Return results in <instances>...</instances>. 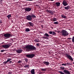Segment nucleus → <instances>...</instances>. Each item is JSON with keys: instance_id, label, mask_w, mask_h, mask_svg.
I'll return each instance as SVG.
<instances>
[{"instance_id": "nucleus-1", "label": "nucleus", "mask_w": 74, "mask_h": 74, "mask_svg": "<svg viewBox=\"0 0 74 74\" xmlns=\"http://www.w3.org/2000/svg\"><path fill=\"white\" fill-rule=\"evenodd\" d=\"M25 48L27 52H30L32 51L35 50L37 49L36 47L30 45H26L25 47Z\"/></svg>"}, {"instance_id": "nucleus-2", "label": "nucleus", "mask_w": 74, "mask_h": 74, "mask_svg": "<svg viewBox=\"0 0 74 74\" xmlns=\"http://www.w3.org/2000/svg\"><path fill=\"white\" fill-rule=\"evenodd\" d=\"M3 36L5 39H7V38H10V37H12V35H11L10 34L8 33L4 34L3 35Z\"/></svg>"}, {"instance_id": "nucleus-3", "label": "nucleus", "mask_w": 74, "mask_h": 74, "mask_svg": "<svg viewBox=\"0 0 74 74\" xmlns=\"http://www.w3.org/2000/svg\"><path fill=\"white\" fill-rule=\"evenodd\" d=\"M11 44L10 43H8L7 45H2V47L5 49H8L10 46H11Z\"/></svg>"}, {"instance_id": "nucleus-4", "label": "nucleus", "mask_w": 74, "mask_h": 74, "mask_svg": "<svg viewBox=\"0 0 74 74\" xmlns=\"http://www.w3.org/2000/svg\"><path fill=\"white\" fill-rule=\"evenodd\" d=\"M34 56V54H28L26 55V57L27 58H33Z\"/></svg>"}, {"instance_id": "nucleus-5", "label": "nucleus", "mask_w": 74, "mask_h": 74, "mask_svg": "<svg viewBox=\"0 0 74 74\" xmlns=\"http://www.w3.org/2000/svg\"><path fill=\"white\" fill-rule=\"evenodd\" d=\"M66 58H67L68 59H70V60H71V61H72L74 60H73V58H72V57H71V56L69 54H66Z\"/></svg>"}, {"instance_id": "nucleus-6", "label": "nucleus", "mask_w": 74, "mask_h": 74, "mask_svg": "<svg viewBox=\"0 0 74 74\" xmlns=\"http://www.w3.org/2000/svg\"><path fill=\"white\" fill-rule=\"evenodd\" d=\"M26 19L27 20H28V21H31L32 20V18L31 15H28L26 17Z\"/></svg>"}, {"instance_id": "nucleus-7", "label": "nucleus", "mask_w": 74, "mask_h": 74, "mask_svg": "<svg viewBox=\"0 0 74 74\" xmlns=\"http://www.w3.org/2000/svg\"><path fill=\"white\" fill-rule=\"evenodd\" d=\"M24 10L25 11H26L27 12H29V11H30L32 10V8H25Z\"/></svg>"}, {"instance_id": "nucleus-8", "label": "nucleus", "mask_w": 74, "mask_h": 74, "mask_svg": "<svg viewBox=\"0 0 74 74\" xmlns=\"http://www.w3.org/2000/svg\"><path fill=\"white\" fill-rule=\"evenodd\" d=\"M47 12H49V13H50V14H54L55 12V11H52L51 10H46Z\"/></svg>"}, {"instance_id": "nucleus-9", "label": "nucleus", "mask_w": 74, "mask_h": 74, "mask_svg": "<svg viewBox=\"0 0 74 74\" xmlns=\"http://www.w3.org/2000/svg\"><path fill=\"white\" fill-rule=\"evenodd\" d=\"M17 53H21L23 51V50L22 49H19L16 51Z\"/></svg>"}, {"instance_id": "nucleus-10", "label": "nucleus", "mask_w": 74, "mask_h": 74, "mask_svg": "<svg viewBox=\"0 0 74 74\" xmlns=\"http://www.w3.org/2000/svg\"><path fill=\"white\" fill-rule=\"evenodd\" d=\"M43 63H44V64H45L46 66H49V62H46L45 61H44L43 62Z\"/></svg>"}, {"instance_id": "nucleus-11", "label": "nucleus", "mask_w": 74, "mask_h": 74, "mask_svg": "<svg viewBox=\"0 0 74 74\" xmlns=\"http://www.w3.org/2000/svg\"><path fill=\"white\" fill-rule=\"evenodd\" d=\"M28 23L29 25V26H32V27H33V26H34V24L31 22H29Z\"/></svg>"}, {"instance_id": "nucleus-12", "label": "nucleus", "mask_w": 74, "mask_h": 74, "mask_svg": "<svg viewBox=\"0 0 74 74\" xmlns=\"http://www.w3.org/2000/svg\"><path fill=\"white\" fill-rule=\"evenodd\" d=\"M55 5H56V7H59L60 5V2H56L55 3Z\"/></svg>"}, {"instance_id": "nucleus-13", "label": "nucleus", "mask_w": 74, "mask_h": 74, "mask_svg": "<svg viewBox=\"0 0 74 74\" xmlns=\"http://www.w3.org/2000/svg\"><path fill=\"white\" fill-rule=\"evenodd\" d=\"M61 33L62 34V36H65V30H62Z\"/></svg>"}, {"instance_id": "nucleus-14", "label": "nucleus", "mask_w": 74, "mask_h": 74, "mask_svg": "<svg viewBox=\"0 0 74 74\" xmlns=\"http://www.w3.org/2000/svg\"><path fill=\"white\" fill-rule=\"evenodd\" d=\"M31 73L32 74H35V72L34 71V69H33L31 71Z\"/></svg>"}, {"instance_id": "nucleus-15", "label": "nucleus", "mask_w": 74, "mask_h": 74, "mask_svg": "<svg viewBox=\"0 0 74 74\" xmlns=\"http://www.w3.org/2000/svg\"><path fill=\"white\" fill-rule=\"evenodd\" d=\"M65 74H70V72L67 70H65Z\"/></svg>"}, {"instance_id": "nucleus-16", "label": "nucleus", "mask_w": 74, "mask_h": 74, "mask_svg": "<svg viewBox=\"0 0 74 74\" xmlns=\"http://www.w3.org/2000/svg\"><path fill=\"white\" fill-rule=\"evenodd\" d=\"M44 36H46V37H47V38H48V37H49V34H48L47 33H45L44 34Z\"/></svg>"}, {"instance_id": "nucleus-17", "label": "nucleus", "mask_w": 74, "mask_h": 74, "mask_svg": "<svg viewBox=\"0 0 74 74\" xmlns=\"http://www.w3.org/2000/svg\"><path fill=\"white\" fill-rule=\"evenodd\" d=\"M30 31V29L29 28H26L25 29V31L26 32H29Z\"/></svg>"}, {"instance_id": "nucleus-18", "label": "nucleus", "mask_w": 74, "mask_h": 74, "mask_svg": "<svg viewBox=\"0 0 74 74\" xmlns=\"http://www.w3.org/2000/svg\"><path fill=\"white\" fill-rule=\"evenodd\" d=\"M30 16H31V18H36V16H35L34 15V14H32L30 15Z\"/></svg>"}, {"instance_id": "nucleus-19", "label": "nucleus", "mask_w": 74, "mask_h": 74, "mask_svg": "<svg viewBox=\"0 0 74 74\" xmlns=\"http://www.w3.org/2000/svg\"><path fill=\"white\" fill-rule=\"evenodd\" d=\"M69 34L67 32V31H65V36H68Z\"/></svg>"}, {"instance_id": "nucleus-20", "label": "nucleus", "mask_w": 74, "mask_h": 74, "mask_svg": "<svg viewBox=\"0 0 74 74\" xmlns=\"http://www.w3.org/2000/svg\"><path fill=\"white\" fill-rule=\"evenodd\" d=\"M70 7L69 6H68L66 7H65V9L66 10H69V9H70Z\"/></svg>"}, {"instance_id": "nucleus-21", "label": "nucleus", "mask_w": 74, "mask_h": 74, "mask_svg": "<svg viewBox=\"0 0 74 74\" xmlns=\"http://www.w3.org/2000/svg\"><path fill=\"white\" fill-rule=\"evenodd\" d=\"M7 18L8 19H10L11 17V14H9L7 16Z\"/></svg>"}, {"instance_id": "nucleus-22", "label": "nucleus", "mask_w": 74, "mask_h": 74, "mask_svg": "<svg viewBox=\"0 0 74 74\" xmlns=\"http://www.w3.org/2000/svg\"><path fill=\"white\" fill-rule=\"evenodd\" d=\"M57 19L56 18H53V22H55V21H57Z\"/></svg>"}, {"instance_id": "nucleus-23", "label": "nucleus", "mask_w": 74, "mask_h": 74, "mask_svg": "<svg viewBox=\"0 0 74 74\" xmlns=\"http://www.w3.org/2000/svg\"><path fill=\"white\" fill-rule=\"evenodd\" d=\"M54 23L55 25H58L59 24V22H58V21H56V22H54Z\"/></svg>"}, {"instance_id": "nucleus-24", "label": "nucleus", "mask_w": 74, "mask_h": 74, "mask_svg": "<svg viewBox=\"0 0 74 74\" xmlns=\"http://www.w3.org/2000/svg\"><path fill=\"white\" fill-rule=\"evenodd\" d=\"M68 4H69L68 2L65 1V6L67 5H68Z\"/></svg>"}, {"instance_id": "nucleus-25", "label": "nucleus", "mask_w": 74, "mask_h": 74, "mask_svg": "<svg viewBox=\"0 0 74 74\" xmlns=\"http://www.w3.org/2000/svg\"><path fill=\"white\" fill-rule=\"evenodd\" d=\"M34 41L36 42H39V40L37 39H36L34 40Z\"/></svg>"}, {"instance_id": "nucleus-26", "label": "nucleus", "mask_w": 74, "mask_h": 74, "mask_svg": "<svg viewBox=\"0 0 74 74\" xmlns=\"http://www.w3.org/2000/svg\"><path fill=\"white\" fill-rule=\"evenodd\" d=\"M60 69H61V70H62H62H64L65 68L64 67H60Z\"/></svg>"}, {"instance_id": "nucleus-27", "label": "nucleus", "mask_w": 74, "mask_h": 74, "mask_svg": "<svg viewBox=\"0 0 74 74\" xmlns=\"http://www.w3.org/2000/svg\"><path fill=\"white\" fill-rule=\"evenodd\" d=\"M41 70L43 71H46V70H47V69H41Z\"/></svg>"}, {"instance_id": "nucleus-28", "label": "nucleus", "mask_w": 74, "mask_h": 74, "mask_svg": "<svg viewBox=\"0 0 74 74\" xmlns=\"http://www.w3.org/2000/svg\"><path fill=\"white\" fill-rule=\"evenodd\" d=\"M24 60H25V62H28V59H27V58H25Z\"/></svg>"}, {"instance_id": "nucleus-29", "label": "nucleus", "mask_w": 74, "mask_h": 74, "mask_svg": "<svg viewBox=\"0 0 74 74\" xmlns=\"http://www.w3.org/2000/svg\"><path fill=\"white\" fill-rule=\"evenodd\" d=\"M8 62L7 61H6L3 62V63L4 64H6Z\"/></svg>"}, {"instance_id": "nucleus-30", "label": "nucleus", "mask_w": 74, "mask_h": 74, "mask_svg": "<svg viewBox=\"0 0 74 74\" xmlns=\"http://www.w3.org/2000/svg\"><path fill=\"white\" fill-rule=\"evenodd\" d=\"M62 4L64 5V6H65V0H64L63 1Z\"/></svg>"}, {"instance_id": "nucleus-31", "label": "nucleus", "mask_w": 74, "mask_h": 74, "mask_svg": "<svg viewBox=\"0 0 74 74\" xmlns=\"http://www.w3.org/2000/svg\"><path fill=\"white\" fill-rule=\"evenodd\" d=\"M53 35H56V34L55 33V32H54L53 31V32L52 33Z\"/></svg>"}, {"instance_id": "nucleus-32", "label": "nucleus", "mask_w": 74, "mask_h": 74, "mask_svg": "<svg viewBox=\"0 0 74 74\" xmlns=\"http://www.w3.org/2000/svg\"><path fill=\"white\" fill-rule=\"evenodd\" d=\"M43 38H45V39H47V40H48L49 38L47 37H45V36H43Z\"/></svg>"}, {"instance_id": "nucleus-33", "label": "nucleus", "mask_w": 74, "mask_h": 74, "mask_svg": "<svg viewBox=\"0 0 74 74\" xmlns=\"http://www.w3.org/2000/svg\"><path fill=\"white\" fill-rule=\"evenodd\" d=\"M59 72L61 74H64V73H63L62 71H59Z\"/></svg>"}, {"instance_id": "nucleus-34", "label": "nucleus", "mask_w": 74, "mask_h": 74, "mask_svg": "<svg viewBox=\"0 0 74 74\" xmlns=\"http://www.w3.org/2000/svg\"><path fill=\"white\" fill-rule=\"evenodd\" d=\"M11 60V59L10 58H8V60H7V61H8V62H9V61H10Z\"/></svg>"}, {"instance_id": "nucleus-35", "label": "nucleus", "mask_w": 74, "mask_h": 74, "mask_svg": "<svg viewBox=\"0 0 74 74\" xmlns=\"http://www.w3.org/2000/svg\"><path fill=\"white\" fill-rule=\"evenodd\" d=\"M29 65H25V66H24V67H25V68H27L28 67H29Z\"/></svg>"}, {"instance_id": "nucleus-36", "label": "nucleus", "mask_w": 74, "mask_h": 74, "mask_svg": "<svg viewBox=\"0 0 74 74\" xmlns=\"http://www.w3.org/2000/svg\"><path fill=\"white\" fill-rule=\"evenodd\" d=\"M66 65H67V66L70 65V63H67L66 64H65V66H66Z\"/></svg>"}, {"instance_id": "nucleus-37", "label": "nucleus", "mask_w": 74, "mask_h": 74, "mask_svg": "<svg viewBox=\"0 0 74 74\" xmlns=\"http://www.w3.org/2000/svg\"><path fill=\"white\" fill-rule=\"evenodd\" d=\"M72 42H74V36L73 37L72 39Z\"/></svg>"}, {"instance_id": "nucleus-38", "label": "nucleus", "mask_w": 74, "mask_h": 74, "mask_svg": "<svg viewBox=\"0 0 74 74\" xmlns=\"http://www.w3.org/2000/svg\"><path fill=\"white\" fill-rule=\"evenodd\" d=\"M62 17L63 18H65V16L64 15H62Z\"/></svg>"}, {"instance_id": "nucleus-39", "label": "nucleus", "mask_w": 74, "mask_h": 74, "mask_svg": "<svg viewBox=\"0 0 74 74\" xmlns=\"http://www.w3.org/2000/svg\"><path fill=\"white\" fill-rule=\"evenodd\" d=\"M53 32V31H50L49 32V34H52Z\"/></svg>"}, {"instance_id": "nucleus-40", "label": "nucleus", "mask_w": 74, "mask_h": 74, "mask_svg": "<svg viewBox=\"0 0 74 74\" xmlns=\"http://www.w3.org/2000/svg\"><path fill=\"white\" fill-rule=\"evenodd\" d=\"M1 52H4V50H1Z\"/></svg>"}, {"instance_id": "nucleus-41", "label": "nucleus", "mask_w": 74, "mask_h": 74, "mask_svg": "<svg viewBox=\"0 0 74 74\" xmlns=\"http://www.w3.org/2000/svg\"><path fill=\"white\" fill-rule=\"evenodd\" d=\"M36 45H37L38 46H38H40V44H38V43H37L36 44Z\"/></svg>"}, {"instance_id": "nucleus-42", "label": "nucleus", "mask_w": 74, "mask_h": 74, "mask_svg": "<svg viewBox=\"0 0 74 74\" xmlns=\"http://www.w3.org/2000/svg\"><path fill=\"white\" fill-rule=\"evenodd\" d=\"M21 62H22V61H21V60H19L18 62V63H21Z\"/></svg>"}, {"instance_id": "nucleus-43", "label": "nucleus", "mask_w": 74, "mask_h": 74, "mask_svg": "<svg viewBox=\"0 0 74 74\" xmlns=\"http://www.w3.org/2000/svg\"><path fill=\"white\" fill-rule=\"evenodd\" d=\"M68 40H71L72 39L71 38H67Z\"/></svg>"}, {"instance_id": "nucleus-44", "label": "nucleus", "mask_w": 74, "mask_h": 74, "mask_svg": "<svg viewBox=\"0 0 74 74\" xmlns=\"http://www.w3.org/2000/svg\"><path fill=\"white\" fill-rule=\"evenodd\" d=\"M41 27H42V28H43V25H41Z\"/></svg>"}, {"instance_id": "nucleus-45", "label": "nucleus", "mask_w": 74, "mask_h": 74, "mask_svg": "<svg viewBox=\"0 0 74 74\" xmlns=\"http://www.w3.org/2000/svg\"><path fill=\"white\" fill-rule=\"evenodd\" d=\"M48 1H53L54 0H47Z\"/></svg>"}, {"instance_id": "nucleus-46", "label": "nucleus", "mask_w": 74, "mask_h": 74, "mask_svg": "<svg viewBox=\"0 0 74 74\" xmlns=\"http://www.w3.org/2000/svg\"><path fill=\"white\" fill-rule=\"evenodd\" d=\"M3 2L2 1L0 0V3H2Z\"/></svg>"}, {"instance_id": "nucleus-47", "label": "nucleus", "mask_w": 74, "mask_h": 74, "mask_svg": "<svg viewBox=\"0 0 74 74\" xmlns=\"http://www.w3.org/2000/svg\"><path fill=\"white\" fill-rule=\"evenodd\" d=\"M62 66H63V65H64H64H65V64H62Z\"/></svg>"}, {"instance_id": "nucleus-48", "label": "nucleus", "mask_w": 74, "mask_h": 74, "mask_svg": "<svg viewBox=\"0 0 74 74\" xmlns=\"http://www.w3.org/2000/svg\"><path fill=\"white\" fill-rule=\"evenodd\" d=\"M9 63H12V61H10L9 62Z\"/></svg>"}, {"instance_id": "nucleus-49", "label": "nucleus", "mask_w": 74, "mask_h": 74, "mask_svg": "<svg viewBox=\"0 0 74 74\" xmlns=\"http://www.w3.org/2000/svg\"><path fill=\"white\" fill-rule=\"evenodd\" d=\"M64 73H65V70H64Z\"/></svg>"}, {"instance_id": "nucleus-50", "label": "nucleus", "mask_w": 74, "mask_h": 74, "mask_svg": "<svg viewBox=\"0 0 74 74\" xmlns=\"http://www.w3.org/2000/svg\"><path fill=\"white\" fill-rule=\"evenodd\" d=\"M1 1H3V0H0Z\"/></svg>"}, {"instance_id": "nucleus-51", "label": "nucleus", "mask_w": 74, "mask_h": 74, "mask_svg": "<svg viewBox=\"0 0 74 74\" xmlns=\"http://www.w3.org/2000/svg\"><path fill=\"white\" fill-rule=\"evenodd\" d=\"M0 23H1V21H0Z\"/></svg>"}, {"instance_id": "nucleus-52", "label": "nucleus", "mask_w": 74, "mask_h": 74, "mask_svg": "<svg viewBox=\"0 0 74 74\" xmlns=\"http://www.w3.org/2000/svg\"><path fill=\"white\" fill-rule=\"evenodd\" d=\"M65 18H66V17L65 16Z\"/></svg>"}, {"instance_id": "nucleus-53", "label": "nucleus", "mask_w": 74, "mask_h": 74, "mask_svg": "<svg viewBox=\"0 0 74 74\" xmlns=\"http://www.w3.org/2000/svg\"><path fill=\"white\" fill-rule=\"evenodd\" d=\"M55 32H57L56 30V31H55Z\"/></svg>"}, {"instance_id": "nucleus-54", "label": "nucleus", "mask_w": 74, "mask_h": 74, "mask_svg": "<svg viewBox=\"0 0 74 74\" xmlns=\"http://www.w3.org/2000/svg\"><path fill=\"white\" fill-rule=\"evenodd\" d=\"M73 64H74V62H73Z\"/></svg>"}, {"instance_id": "nucleus-55", "label": "nucleus", "mask_w": 74, "mask_h": 74, "mask_svg": "<svg viewBox=\"0 0 74 74\" xmlns=\"http://www.w3.org/2000/svg\"><path fill=\"white\" fill-rule=\"evenodd\" d=\"M64 8H65V7H64Z\"/></svg>"}]
</instances>
